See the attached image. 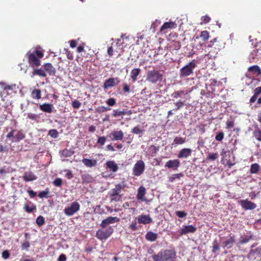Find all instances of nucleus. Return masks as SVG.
Listing matches in <instances>:
<instances>
[{
    "label": "nucleus",
    "instance_id": "45",
    "mask_svg": "<svg viewBox=\"0 0 261 261\" xmlns=\"http://www.w3.org/2000/svg\"><path fill=\"white\" fill-rule=\"evenodd\" d=\"M45 223L44 218L42 216H38L36 219V223L39 226H42Z\"/></svg>",
    "mask_w": 261,
    "mask_h": 261
},
{
    "label": "nucleus",
    "instance_id": "19",
    "mask_svg": "<svg viewBox=\"0 0 261 261\" xmlns=\"http://www.w3.org/2000/svg\"><path fill=\"white\" fill-rule=\"evenodd\" d=\"M22 178L24 181L28 182L36 180L37 177L32 171H29L24 172Z\"/></svg>",
    "mask_w": 261,
    "mask_h": 261
},
{
    "label": "nucleus",
    "instance_id": "42",
    "mask_svg": "<svg viewBox=\"0 0 261 261\" xmlns=\"http://www.w3.org/2000/svg\"><path fill=\"white\" fill-rule=\"evenodd\" d=\"M24 209L26 212L30 213L36 209V206L33 204H32L31 206L28 204H24Z\"/></svg>",
    "mask_w": 261,
    "mask_h": 261
},
{
    "label": "nucleus",
    "instance_id": "38",
    "mask_svg": "<svg viewBox=\"0 0 261 261\" xmlns=\"http://www.w3.org/2000/svg\"><path fill=\"white\" fill-rule=\"evenodd\" d=\"M259 170V166L257 163H254L251 165L250 172L252 174L257 173Z\"/></svg>",
    "mask_w": 261,
    "mask_h": 261
},
{
    "label": "nucleus",
    "instance_id": "17",
    "mask_svg": "<svg viewBox=\"0 0 261 261\" xmlns=\"http://www.w3.org/2000/svg\"><path fill=\"white\" fill-rule=\"evenodd\" d=\"M110 135L113 137V141H121L124 137V134L121 130L112 131Z\"/></svg>",
    "mask_w": 261,
    "mask_h": 261
},
{
    "label": "nucleus",
    "instance_id": "56",
    "mask_svg": "<svg viewBox=\"0 0 261 261\" xmlns=\"http://www.w3.org/2000/svg\"><path fill=\"white\" fill-rule=\"evenodd\" d=\"M81 106V103L77 100H74L72 102V106L74 109H79Z\"/></svg>",
    "mask_w": 261,
    "mask_h": 261
},
{
    "label": "nucleus",
    "instance_id": "64",
    "mask_svg": "<svg viewBox=\"0 0 261 261\" xmlns=\"http://www.w3.org/2000/svg\"><path fill=\"white\" fill-rule=\"evenodd\" d=\"M67 257L65 254H61L58 257V261H66Z\"/></svg>",
    "mask_w": 261,
    "mask_h": 261
},
{
    "label": "nucleus",
    "instance_id": "62",
    "mask_svg": "<svg viewBox=\"0 0 261 261\" xmlns=\"http://www.w3.org/2000/svg\"><path fill=\"white\" fill-rule=\"evenodd\" d=\"M65 54H66L67 58L69 60H73V54L71 53L68 49H64Z\"/></svg>",
    "mask_w": 261,
    "mask_h": 261
},
{
    "label": "nucleus",
    "instance_id": "55",
    "mask_svg": "<svg viewBox=\"0 0 261 261\" xmlns=\"http://www.w3.org/2000/svg\"><path fill=\"white\" fill-rule=\"evenodd\" d=\"M201 19L202 20L201 24H202L208 23L211 21V18L207 15H206L202 16Z\"/></svg>",
    "mask_w": 261,
    "mask_h": 261
},
{
    "label": "nucleus",
    "instance_id": "2",
    "mask_svg": "<svg viewBox=\"0 0 261 261\" xmlns=\"http://www.w3.org/2000/svg\"><path fill=\"white\" fill-rule=\"evenodd\" d=\"M176 252L174 249H166L160 251L156 254L152 255L153 261H169L175 257Z\"/></svg>",
    "mask_w": 261,
    "mask_h": 261
},
{
    "label": "nucleus",
    "instance_id": "41",
    "mask_svg": "<svg viewBox=\"0 0 261 261\" xmlns=\"http://www.w3.org/2000/svg\"><path fill=\"white\" fill-rule=\"evenodd\" d=\"M219 156L218 153H210L207 155L206 160L214 161L216 160Z\"/></svg>",
    "mask_w": 261,
    "mask_h": 261
},
{
    "label": "nucleus",
    "instance_id": "11",
    "mask_svg": "<svg viewBox=\"0 0 261 261\" xmlns=\"http://www.w3.org/2000/svg\"><path fill=\"white\" fill-rule=\"evenodd\" d=\"M119 83L117 78L110 77L106 80L103 84V88L105 90L117 85Z\"/></svg>",
    "mask_w": 261,
    "mask_h": 261
},
{
    "label": "nucleus",
    "instance_id": "43",
    "mask_svg": "<svg viewBox=\"0 0 261 261\" xmlns=\"http://www.w3.org/2000/svg\"><path fill=\"white\" fill-rule=\"evenodd\" d=\"M200 37L203 41H206L210 37L208 32L207 31H202L200 33Z\"/></svg>",
    "mask_w": 261,
    "mask_h": 261
},
{
    "label": "nucleus",
    "instance_id": "46",
    "mask_svg": "<svg viewBox=\"0 0 261 261\" xmlns=\"http://www.w3.org/2000/svg\"><path fill=\"white\" fill-rule=\"evenodd\" d=\"M110 110L111 108L109 107H105V106H99L95 109L96 112L99 113H103Z\"/></svg>",
    "mask_w": 261,
    "mask_h": 261
},
{
    "label": "nucleus",
    "instance_id": "40",
    "mask_svg": "<svg viewBox=\"0 0 261 261\" xmlns=\"http://www.w3.org/2000/svg\"><path fill=\"white\" fill-rule=\"evenodd\" d=\"M144 131L145 130L144 129H141L139 126H136L132 129L131 132L134 134H141L142 135L144 133Z\"/></svg>",
    "mask_w": 261,
    "mask_h": 261
},
{
    "label": "nucleus",
    "instance_id": "6",
    "mask_svg": "<svg viewBox=\"0 0 261 261\" xmlns=\"http://www.w3.org/2000/svg\"><path fill=\"white\" fill-rule=\"evenodd\" d=\"M196 67V64L194 60L191 61L180 69V77H185L190 75L193 73V70Z\"/></svg>",
    "mask_w": 261,
    "mask_h": 261
},
{
    "label": "nucleus",
    "instance_id": "63",
    "mask_svg": "<svg viewBox=\"0 0 261 261\" xmlns=\"http://www.w3.org/2000/svg\"><path fill=\"white\" fill-rule=\"evenodd\" d=\"M16 132V130H15V129H12L11 132H10L9 133H8V134H7L6 137H7V139H13V137H14L15 136L14 135V133Z\"/></svg>",
    "mask_w": 261,
    "mask_h": 261
},
{
    "label": "nucleus",
    "instance_id": "1",
    "mask_svg": "<svg viewBox=\"0 0 261 261\" xmlns=\"http://www.w3.org/2000/svg\"><path fill=\"white\" fill-rule=\"evenodd\" d=\"M44 56V53L40 48L30 49L25 55L28 63L33 68H37L41 65V59Z\"/></svg>",
    "mask_w": 261,
    "mask_h": 261
},
{
    "label": "nucleus",
    "instance_id": "50",
    "mask_svg": "<svg viewBox=\"0 0 261 261\" xmlns=\"http://www.w3.org/2000/svg\"><path fill=\"white\" fill-rule=\"evenodd\" d=\"M53 183L55 186L60 187L62 185L63 181L61 178H57L55 179V180H54Z\"/></svg>",
    "mask_w": 261,
    "mask_h": 261
},
{
    "label": "nucleus",
    "instance_id": "10",
    "mask_svg": "<svg viewBox=\"0 0 261 261\" xmlns=\"http://www.w3.org/2000/svg\"><path fill=\"white\" fill-rule=\"evenodd\" d=\"M250 58L253 60H258L261 58V42L255 45L254 49L250 54Z\"/></svg>",
    "mask_w": 261,
    "mask_h": 261
},
{
    "label": "nucleus",
    "instance_id": "35",
    "mask_svg": "<svg viewBox=\"0 0 261 261\" xmlns=\"http://www.w3.org/2000/svg\"><path fill=\"white\" fill-rule=\"evenodd\" d=\"M229 238L226 240L225 242H224V247H228L229 248H230L231 247V245L229 246L230 245H232L235 242V239L236 237L235 236L232 235H229Z\"/></svg>",
    "mask_w": 261,
    "mask_h": 261
},
{
    "label": "nucleus",
    "instance_id": "18",
    "mask_svg": "<svg viewBox=\"0 0 261 261\" xmlns=\"http://www.w3.org/2000/svg\"><path fill=\"white\" fill-rule=\"evenodd\" d=\"M191 149L189 148H185L179 151L178 154H177V157L179 159L187 158L188 157L191 156Z\"/></svg>",
    "mask_w": 261,
    "mask_h": 261
},
{
    "label": "nucleus",
    "instance_id": "5",
    "mask_svg": "<svg viewBox=\"0 0 261 261\" xmlns=\"http://www.w3.org/2000/svg\"><path fill=\"white\" fill-rule=\"evenodd\" d=\"M113 231L114 229L112 226L101 227L96 231L95 236L101 241L106 240L111 236Z\"/></svg>",
    "mask_w": 261,
    "mask_h": 261
},
{
    "label": "nucleus",
    "instance_id": "13",
    "mask_svg": "<svg viewBox=\"0 0 261 261\" xmlns=\"http://www.w3.org/2000/svg\"><path fill=\"white\" fill-rule=\"evenodd\" d=\"M119 221L120 219L117 217H109L102 220L100 225L101 227H106L109 224H113Z\"/></svg>",
    "mask_w": 261,
    "mask_h": 261
},
{
    "label": "nucleus",
    "instance_id": "24",
    "mask_svg": "<svg viewBox=\"0 0 261 261\" xmlns=\"http://www.w3.org/2000/svg\"><path fill=\"white\" fill-rule=\"evenodd\" d=\"M82 163L85 166L87 167L91 168L95 167L97 165V161L96 160H92L87 158H84L82 160Z\"/></svg>",
    "mask_w": 261,
    "mask_h": 261
},
{
    "label": "nucleus",
    "instance_id": "36",
    "mask_svg": "<svg viewBox=\"0 0 261 261\" xmlns=\"http://www.w3.org/2000/svg\"><path fill=\"white\" fill-rule=\"evenodd\" d=\"M27 118H29L30 120H34L36 122H38L40 119V116L38 114L32 113H29L27 114Z\"/></svg>",
    "mask_w": 261,
    "mask_h": 261
},
{
    "label": "nucleus",
    "instance_id": "9",
    "mask_svg": "<svg viewBox=\"0 0 261 261\" xmlns=\"http://www.w3.org/2000/svg\"><path fill=\"white\" fill-rule=\"evenodd\" d=\"M239 203L245 210H252L256 207V204L255 203L249 201L247 199L239 201Z\"/></svg>",
    "mask_w": 261,
    "mask_h": 261
},
{
    "label": "nucleus",
    "instance_id": "4",
    "mask_svg": "<svg viewBox=\"0 0 261 261\" xmlns=\"http://www.w3.org/2000/svg\"><path fill=\"white\" fill-rule=\"evenodd\" d=\"M163 78V74L156 70H149L147 73L146 81L152 84H156L159 82H161Z\"/></svg>",
    "mask_w": 261,
    "mask_h": 261
},
{
    "label": "nucleus",
    "instance_id": "31",
    "mask_svg": "<svg viewBox=\"0 0 261 261\" xmlns=\"http://www.w3.org/2000/svg\"><path fill=\"white\" fill-rule=\"evenodd\" d=\"M248 70L249 72L253 73H256L257 75L261 74V69L260 67L257 65H253L248 68Z\"/></svg>",
    "mask_w": 261,
    "mask_h": 261
},
{
    "label": "nucleus",
    "instance_id": "20",
    "mask_svg": "<svg viewBox=\"0 0 261 261\" xmlns=\"http://www.w3.org/2000/svg\"><path fill=\"white\" fill-rule=\"evenodd\" d=\"M177 27V24L174 21L165 22L161 27L160 31L163 32L168 29H173Z\"/></svg>",
    "mask_w": 261,
    "mask_h": 261
},
{
    "label": "nucleus",
    "instance_id": "54",
    "mask_svg": "<svg viewBox=\"0 0 261 261\" xmlns=\"http://www.w3.org/2000/svg\"><path fill=\"white\" fill-rule=\"evenodd\" d=\"M48 194L49 191L48 190L46 191H42L39 193L38 196L41 198H46L48 197Z\"/></svg>",
    "mask_w": 261,
    "mask_h": 261
},
{
    "label": "nucleus",
    "instance_id": "8",
    "mask_svg": "<svg viewBox=\"0 0 261 261\" xmlns=\"http://www.w3.org/2000/svg\"><path fill=\"white\" fill-rule=\"evenodd\" d=\"M80 208V204L77 202H73L70 205L66 207L64 209V213L68 216H71L76 212L79 211Z\"/></svg>",
    "mask_w": 261,
    "mask_h": 261
},
{
    "label": "nucleus",
    "instance_id": "51",
    "mask_svg": "<svg viewBox=\"0 0 261 261\" xmlns=\"http://www.w3.org/2000/svg\"><path fill=\"white\" fill-rule=\"evenodd\" d=\"M128 228L133 231L137 230L138 229L137 227V223L136 220L132 221V223L129 225Z\"/></svg>",
    "mask_w": 261,
    "mask_h": 261
},
{
    "label": "nucleus",
    "instance_id": "3",
    "mask_svg": "<svg viewBox=\"0 0 261 261\" xmlns=\"http://www.w3.org/2000/svg\"><path fill=\"white\" fill-rule=\"evenodd\" d=\"M126 187L124 182L116 185L115 188L111 189L108 193V195L111 197V201L117 202L120 201L122 197V195L120 194V193Z\"/></svg>",
    "mask_w": 261,
    "mask_h": 261
},
{
    "label": "nucleus",
    "instance_id": "12",
    "mask_svg": "<svg viewBox=\"0 0 261 261\" xmlns=\"http://www.w3.org/2000/svg\"><path fill=\"white\" fill-rule=\"evenodd\" d=\"M180 166V161L178 159L169 160L166 163L165 165V167L169 169H172L174 170L179 168Z\"/></svg>",
    "mask_w": 261,
    "mask_h": 261
},
{
    "label": "nucleus",
    "instance_id": "44",
    "mask_svg": "<svg viewBox=\"0 0 261 261\" xmlns=\"http://www.w3.org/2000/svg\"><path fill=\"white\" fill-rule=\"evenodd\" d=\"M185 94V91L183 90L176 91L171 94V96L174 98H178L180 97Z\"/></svg>",
    "mask_w": 261,
    "mask_h": 261
},
{
    "label": "nucleus",
    "instance_id": "48",
    "mask_svg": "<svg viewBox=\"0 0 261 261\" xmlns=\"http://www.w3.org/2000/svg\"><path fill=\"white\" fill-rule=\"evenodd\" d=\"M48 135L53 138H57L59 136V133L55 129H53L48 132Z\"/></svg>",
    "mask_w": 261,
    "mask_h": 261
},
{
    "label": "nucleus",
    "instance_id": "7",
    "mask_svg": "<svg viewBox=\"0 0 261 261\" xmlns=\"http://www.w3.org/2000/svg\"><path fill=\"white\" fill-rule=\"evenodd\" d=\"M145 163L142 160H138L133 168V174L135 176L141 175L145 170Z\"/></svg>",
    "mask_w": 261,
    "mask_h": 261
},
{
    "label": "nucleus",
    "instance_id": "27",
    "mask_svg": "<svg viewBox=\"0 0 261 261\" xmlns=\"http://www.w3.org/2000/svg\"><path fill=\"white\" fill-rule=\"evenodd\" d=\"M255 129L253 132V136L255 138V139L258 141L261 142V130L259 128L257 124H254L253 125Z\"/></svg>",
    "mask_w": 261,
    "mask_h": 261
},
{
    "label": "nucleus",
    "instance_id": "60",
    "mask_svg": "<svg viewBox=\"0 0 261 261\" xmlns=\"http://www.w3.org/2000/svg\"><path fill=\"white\" fill-rule=\"evenodd\" d=\"M30 246L28 241H25L21 244V247L22 250H28Z\"/></svg>",
    "mask_w": 261,
    "mask_h": 261
},
{
    "label": "nucleus",
    "instance_id": "14",
    "mask_svg": "<svg viewBox=\"0 0 261 261\" xmlns=\"http://www.w3.org/2000/svg\"><path fill=\"white\" fill-rule=\"evenodd\" d=\"M138 221L140 224H147L153 222L149 215H141L138 217Z\"/></svg>",
    "mask_w": 261,
    "mask_h": 261
},
{
    "label": "nucleus",
    "instance_id": "22",
    "mask_svg": "<svg viewBox=\"0 0 261 261\" xmlns=\"http://www.w3.org/2000/svg\"><path fill=\"white\" fill-rule=\"evenodd\" d=\"M107 169H110V171L116 172L118 170V166L117 164L114 161H109L106 164Z\"/></svg>",
    "mask_w": 261,
    "mask_h": 261
},
{
    "label": "nucleus",
    "instance_id": "58",
    "mask_svg": "<svg viewBox=\"0 0 261 261\" xmlns=\"http://www.w3.org/2000/svg\"><path fill=\"white\" fill-rule=\"evenodd\" d=\"M10 254L8 250H5L2 253V256L5 259L9 258L10 257Z\"/></svg>",
    "mask_w": 261,
    "mask_h": 261
},
{
    "label": "nucleus",
    "instance_id": "32",
    "mask_svg": "<svg viewBox=\"0 0 261 261\" xmlns=\"http://www.w3.org/2000/svg\"><path fill=\"white\" fill-rule=\"evenodd\" d=\"M31 97L34 99H40L41 98L40 89H34L31 92Z\"/></svg>",
    "mask_w": 261,
    "mask_h": 261
},
{
    "label": "nucleus",
    "instance_id": "29",
    "mask_svg": "<svg viewBox=\"0 0 261 261\" xmlns=\"http://www.w3.org/2000/svg\"><path fill=\"white\" fill-rule=\"evenodd\" d=\"M146 194V189L143 187L141 186L138 190V193L137 195V198L138 200H142L143 197Z\"/></svg>",
    "mask_w": 261,
    "mask_h": 261
},
{
    "label": "nucleus",
    "instance_id": "52",
    "mask_svg": "<svg viewBox=\"0 0 261 261\" xmlns=\"http://www.w3.org/2000/svg\"><path fill=\"white\" fill-rule=\"evenodd\" d=\"M174 105L176 106V108L174 109V110L177 111L178 109L182 108L185 105V101L178 100L174 103Z\"/></svg>",
    "mask_w": 261,
    "mask_h": 261
},
{
    "label": "nucleus",
    "instance_id": "57",
    "mask_svg": "<svg viewBox=\"0 0 261 261\" xmlns=\"http://www.w3.org/2000/svg\"><path fill=\"white\" fill-rule=\"evenodd\" d=\"M64 172H66L65 176L69 179H70L73 177V175L72 172L68 170H64Z\"/></svg>",
    "mask_w": 261,
    "mask_h": 261
},
{
    "label": "nucleus",
    "instance_id": "34",
    "mask_svg": "<svg viewBox=\"0 0 261 261\" xmlns=\"http://www.w3.org/2000/svg\"><path fill=\"white\" fill-rule=\"evenodd\" d=\"M18 87L15 84L8 85L6 90L8 94H11L12 92H16Z\"/></svg>",
    "mask_w": 261,
    "mask_h": 261
},
{
    "label": "nucleus",
    "instance_id": "37",
    "mask_svg": "<svg viewBox=\"0 0 261 261\" xmlns=\"http://www.w3.org/2000/svg\"><path fill=\"white\" fill-rule=\"evenodd\" d=\"M185 142H186V138L176 137L174 138L172 145H180V144H182L185 143Z\"/></svg>",
    "mask_w": 261,
    "mask_h": 261
},
{
    "label": "nucleus",
    "instance_id": "33",
    "mask_svg": "<svg viewBox=\"0 0 261 261\" xmlns=\"http://www.w3.org/2000/svg\"><path fill=\"white\" fill-rule=\"evenodd\" d=\"M184 174L182 172L179 173L172 174L169 178V180L171 182H173L177 179H180L181 177H184Z\"/></svg>",
    "mask_w": 261,
    "mask_h": 261
},
{
    "label": "nucleus",
    "instance_id": "59",
    "mask_svg": "<svg viewBox=\"0 0 261 261\" xmlns=\"http://www.w3.org/2000/svg\"><path fill=\"white\" fill-rule=\"evenodd\" d=\"M175 214L179 218L185 217L187 215L185 211H176Z\"/></svg>",
    "mask_w": 261,
    "mask_h": 261
},
{
    "label": "nucleus",
    "instance_id": "47",
    "mask_svg": "<svg viewBox=\"0 0 261 261\" xmlns=\"http://www.w3.org/2000/svg\"><path fill=\"white\" fill-rule=\"evenodd\" d=\"M74 154V151L71 150L64 149L62 151V154L65 157H69Z\"/></svg>",
    "mask_w": 261,
    "mask_h": 261
},
{
    "label": "nucleus",
    "instance_id": "39",
    "mask_svg": "<svg viewBox=\"0 0 261 261\" xmlns=\"http://www.w3.org/2000/svg\"><path fill=\"white\" fill-rule=\"evenodd\" d=\"M81 177L83 183H89L92 180V177L89 174H83Z\"/></svg>",
    "mask_w": 261,
    "mask_h": 261
},
{
    "label": "nucleus",
    "instance_id": "26",
    "mask_svg": "<svg viewBox=\"0 0 261 261\" xmlns=\"http://www.w3.org/2000/svg\"><path fill=\"white\" fill-rule=\"evenodd\" d=\"M158 235L157 233L153 232L151 231H148L145 235V239L149 241L154 242L158 238Z\"/></svg>",
    "mask_w": 261,
    "mask_h": 261
},
{
    "label": "nucleus",
    "instance_id": "16",
    "mask_svg": "<svg viewBox=\"0 0 261 261\" xmlns=\"http://www.w3.org/2000/svg\"><path fill=\"white\" fill-rule=\"evenodd\" d=\"M44 70L49 75H55L56 73V68L50 63H47L43 65Z\"/></svg>",
    "mask_w": 261,
    "mask_h": 261
},
{
    "label": "nucleus",
    "instance_id": "21",
    "mask_svg": "<svg viewBox=\"0 0 261 261\" xmlns=\"http://www.w3.org/2000/svg\"><path fill=\"white\" fill-rule=\"evenodd\" d=\"M39 109L43 112L51 113L53 112L54 107L50 103H45L39 106Z\"/></svg>",
    "mask_w": 261,
    "mask_h": 261
},
{
    "label": "nucleus",
    "instance_id": "15",
    "mask_svg": "<svg viewBox=\"0 0 261 261\" xmlns=\"http://www.w3.org/2000/svg\"><path fill=\"white\" fill-rule=\"evenodd\" d=\"M197 230V228L192 225L184 226L180 230V234L182 236L189 233H194Z\"/></svg>",
    "mask_w": 261,
    "mask_h": 261
},
{
    "label": "nucleus",
    "instance_id": "25",
    "mask_svg": "<svg viewBox=\"0 0 261 261\" xmlns=\"http://www.w3.org/2000/svg\"><path fill=\"white\" fill-rule=\"evenodd\" d=\"M17 133L13 139H11L12 142H19L25 138V135L22 130H16Z\"/></svg>",
    "mask_w": 261,
    "mask_h": 261
},
{
    "label": "nucleus",
    "instance_id": "30",
    "mask_svg": "<svg viewBox=\"0 0 261 261\" xmlns=\"http://www.w3.org/2000/svg\"><path fill=\"white\" fill-rule=\"evenodd\" d=\"M253 239V236L252 234L249 236L244 235L241 237L239 240V244H244L247 243L249 241Z\"/></svg>",
    "mask_w": 261,
    "mask_h": 261
},
{
    "label": "nucleus",
    "instance_id": "28",
    "mask_svg": "<svg viewBox=\"0 0 261 261\" xmlns=\"http://www.w3.org/2000/svg\"><path fill=\"white\" fill-rule=\"evenodd\" d=\"M141 69L140 68L133 69L130 72V77L134 82L137 80V76L140 74Z\"/></svg>",
    "mask_w": 261,
    "mask_h": 261
},
{
    "label": "nucleus",
    "instance_id": "49",
    "mask_svg": "<svg viewBox=\"0 0 261 261\" xmlns=\"http://www.w3.org/2000/svg\"><path fill=\"white\" fill-rule=\"evenodd\" d=\"M224 133L222 131H220L217 133L215 139L218 141H221L224 139Z\"/></svg>",
    "mask_w": 261,
    "mask_h": 261
},
{
    "label": "nucleus",
    "instance_id": "53",
    "mask_svg": "<svg viewBox=\"0 0 261 261\" xmlns=\"http://www.w3.org/2000/svg\"><path fill=\"white\" fill-rule=\"evenodd\" d=\"M106 141V137L105 136L98 137L97 143L101 146L103 145Z\"/></svg>",
    "mask_w": 261,
    "mask_h": 261
},
{
    "label": "nucleus",
    "instance_id": "23",
    "mask_svg": "<svg viewBox=\"0 0 261 261\" xmlns=\"http://www.w3.org/2000/svg\"><path fill=\"white\" fill-rule=\"evenodd\" d=\"M35 75H38L41 77H45L46 76L47 73L45 72L44 69H37V68H34L33 71L32 72L31 77H34Z\"/></svg>",
    "mask_w": 261,
    "mask_h": 261
},
{
    "label": "nucleus",
    "instance_id": "61",
    "mask_svg": "<svg viewBox=\"0 0 261 261\" xmlns=\"http://www.w3.org/2000/svg\"><path fill=\"white\" fill-rule=\"evenodd\" d=\"M106 102L109 106H113L116 104V100L114 98H111L108 99Z\"/></svg>",
    "mask_w": 261,
    "mask_h": 261
}]
</instances>
